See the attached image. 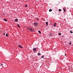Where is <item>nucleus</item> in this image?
I'll use <instances>...</instances> for the list:
<instances>
[{
    "instance_id": "423d86ee",
    "label": "nucleus",
    "mask_w": 73,
    "mask_h": 73,
    "mask_svg": "<svg viewBox=\"0 0 73 73\" xmlns=\"http://www.w3.org/2000/svg\"><path fill=\"white\" fill-rule=\"evenodd\" d=\"M56 24H57L56 23H55L53 25L54 27H56Z\"/></svg>"
},
{
    "instance_id": "39448f33",
    "label": "nucleus",
    "mask_w": 73,
    "mask_h": 73,
    "mask_svg": "<svg viewBox=\"0 0 73 73\" xmlns=\"http://www.w3.org/2000/svg\"><path fill=\"white\" fill-rule=\"evenodd\" d=\"M18 46L20 48H23V47L21 46L20 45H18Z\"/></svg>"
},
{
    "instance_id": "393cba45",
    "label": "nucleus",
    "mask_w": 73,
    "mask_h": 73,
    "mask_svg": "<svg viewBox=\"0 0 73 73\" xmlns=\"http://www.w3.org/2000/svg\"><path fill=\"white\" fill-rule=\"evenodd\" d=\"M67 9H69V8H68V7H67Z\"/></svg>"
},
{
    "instance_id": "a878e982",
    "label": "nucleus",
    "mask_w": 73,
    "mask_h": 73,
    "mask_svg": "<svg viewBox=\"0 0 73 73\" xmlns=\"http://www.w3.org/2000/svg\"><path fill=\"white\" fill-rule=\"evenodd\" d=\"M66 54H65V56H66Z\"/></svg>"
},
{
    "instance_id": "9b49d317",
    "label": "nucleus",
    "mask_w": 73,
    "mask_h": 73,
    "mask_svg": "<svg viewBox=\"0 0 73 73\" xmlns=\"http://www.w3.org/2000/svg\"><path fill=\"white\" fill-rule=\"evenodd\" d=\"M6 37H8V33H6Z\"/></svg>"
},
{
    "instance_id": "20e7f679",
    "label": "nucleus",
    "mask_w": 73,
    "mask_h": 73,
    "mask_svg": "<svg viewBox=\"0 0 73 73\" xmlns=\"http://www.w3.org/2000/svg\"><path fill=\"white\" fill-rule=\"evenodd\" d=\"M18 21H19V20H18V19H16L15 20H14V22H16V23H17L18 22Z\"/></svg>"
},
{
    "instance_id": "9d476101",
    "label": "nucleus",
    "mask_w": 73,
    "mask_h": 73,
    "mask_svg": "<svg viewBox=\"0 0 73 73\" xmlns=\"http://www.w3.org/2000/svg\"><path fill=\"white\" fill-rule=\"evenodd\" d=\"M63 10H64V12H65L66 11V9H63Z\"/></svg>"
},
{
    "instance_id": "7ed1b4c3",
    "label": "nucleus",
    "mask_w": 73,
    "mask_h": 73,
    "mask_svg": "<svg viewBox=\"0 0 73 73\" xmlns=\"http://www.w3.org/2000/svg\"><path fill=\"white\" fill-rule=\"evenodd\" d=\"M36 50H37L36 48H35L33 49V52H36Z\"/></svg>"
},
{
    "instance_id": "f03ea898",
    "label": "nucleus",
    "mask_w": 73,
    "mask_h": 73,
    "mask_svg": "<svg viewBox=\"0 0 73 73\" xmlns=\"http://www.w3.org/2000/svg\"><path fill=\"white\" fill-rule=\"evenodd\" d=\"M34 25H35V26H37V25H38V23L37 22H35L34 23Z\"/></svg>"
},
{
    "instance_id": "0eeeda50",
    "label": "nucleus",
    "mask_w": 73,
    "mask_h": 73,
    "mask_svg": "<svg viewBox=\"0 0 73 73\" xmlns=\"http://www.w3.org/2000/svg\"><path fill=\"white\" fill-rule=\"evenodd\" d=\"M71 42H71L70 41L69 42V43H68V44L69 45H72V43H71Z\"/></svg>"
},
{
    "instance_id": "f3484780",
    "label": "nucleus",
    "mask_w": 73,
    "mask_h": 73,
    "mask_svg": "<svg viewBox=\"0 0 73 73\" xmlns=\"http://www.w3.org/2000/svg\"><path fill=\"white\" fill-rule=\"evenodd\" d=\"M19 25H18L17 26L18 27H19V28H20V26H19Z\"/></svg>"
},
{
    "instance_id": "f257e3e1",
    "label": "nucleus",
    "mask_w": 73,
    "mask_h": 73,
    "mask_svg": "<svg viewBox=\"0 0 73 73\" xmlns=\"http://www.w3.org/2000/svg\"><path fill=\"white\" fill-rule=\"evenodd\" d=\"M28 30L30 31V32H33V31H34V29L32 28L31 27H29L28 28Z\"/></svg>"
},
{
    "instance_id": "6e6552de",
    "label": "nucleus",
    "mask_w": 73,
    "mask_h": 73,
    "mask_svg": "<svg viewBox=\"0 0 73 73\" xmlns=\"http://www.w3.org/2000/svg\"><path fill=\"white\" fill-rule=\"evenodd\" d=\"M46 26H48V22H46Z\"/></svg>"
},
{
    "instance_id": "412c9836",
    "label": "nucleus",
    "mask_w": 73,
    "mask_h": 73,
    "mask_svg": "<svg viewBox=\"0 0 73 73\" xmlns=\"http://www.w3.org/2000/svg\"><path fill=\"white\" fill-rule=\"evenodd\" d=\"M28 7V5H25V7Z\"/></svg>"
},
{
    "instance_id": "aec40b11",
    "label": "nucleus",
    "mask_w": 73,
    "mask_h": 73,
    "mask_svg": "<svg viewBox=\"0 0 73 73\" xmlns=\"http://www.w3.org/2000/svg\"><path fill=\"white\" fill-rule=\"evenodd\" d=\"M59 12H61V9H59Z\"/></svg>"
},
{
    "instance_id": "ddd939ff",
    "label": "nucleus",
    "mask_w": 73,
    "mask_h": 73,
    "mask_svg": "<svg viewBox=\"0 0 73 73\" xmlns=\"http://www.w3.org/2000/svg\"><path fill=\"white\" fill-rule=\"evenodd\" d=\"M52 9H50L49 10V12H52Z\"/></svg>"
},
{
    "instance_id": "4be33fe9",
    "label": "nucleus",
    "mask_w": 73,
    "mask_h": 73,
    "mask_svg": "<svg viewBox=\"0 0 73 73\" xmlns=\"http://www.w3.org/2000/svg\"><path fill=\"white\" fill-rule=\"evenodd\" d=\"M50 36H52V35H53V34H52V33L50 34Z\"/></svg>"
},
{
    "instance_id": "5701e85b",
    "label": "nucleus",
    "mask_w": 73,
    "mask_h": 73,
    "mask_svg": "<svg viewBox=\"0 0 73 73\" xmlns=\"http://www.w3.org/2000/svg\"><path fill=\"white\" fill-rule=\"evenodd\" d=\"M5 35V33H3V35Z\"/></svg>"
},
{
    "instance_id": "a211bd4d",
    "label": "nucleus",
    "mask_w": 73,
    "mask_h": 73,
    "mask_svg": "<svg viewBox=\"0 0 73 73\" xmlns=\"http://www.w3.org/2000/svg\"><path fill=\"white\" fill-rule=\"evenodd\" d=\"M61 35V33H58V35L59 36Z\"/></svg>"
},
{
    "instance_id": "1a4fd4ad",
    "label": "nucleus",
    "mask_w": 73,
    "mask_h": 73,
    "mask_svg": "<svg viewBox=\"0 0 73 73\" xmlns=\"http://www.w3.org/2000/svg\"><path fill=\"white\" fill-rule=\"evenodd\" d=\"M37 54L38 56H41V54L40 53H38Z\"/></svg>"
},
{
    "instance_id": "6ab92c4d",
    "label": "nucleus",
    "mask_w": 73,
    "mask_h": 73,
    "mask_svg": "<svg viewBox=\"0 0 73 73\" xmlns=\"http://www.w3.org/2000/svg\"><path fill=\"white\" fill-rule=\"evenodd\" d=\"M36 20H37V21H38V20H39V19H38V18H36Z\"/></svg>"
},
{
    "instance_id": "f8f14e48",
    "label": "nucleus",
    "mask_w": 73,
    "mask_h": 73,
    "mask_svg": "<svg viewBox=\"0 0 73 73\" xmlns=\"http://www.w3.org/2000/svg\"><path fill=\"white\" fill-rule=\"evenodd\" d=\"M41 58H44V55H42L41 56Z\"/></svg>"
},
{
    "instance_id": "dca6fc26",
    "label": "nucleus",
    "mask_w": 73,
    "mask_h": 73,
    "mask_svg": "<svg viewBox=\"0 0 73 73\" xmlns=\"http://www.w3.org/2000/svg\"><path fill=\"white\" fill-rule=\"evenodd\" d=\"M4 20L5 21H7V20L6 19H4Z\"/></svg>"
},
{
    "instance_id": "4468645a",
    "label": "nucleus",
    "mask_w": 73,
    "mask_h": 73,
    "mask_svg": "<svg viewBox=\"0 0 73 73\" xmlns=\"http://www.w3.org/2000/svg\"><path fill=\"white\" fill-rule=\"evenodd\" d=\"M70 33H73V32H72V30H70Z\"/></svg>"
},
{
    "instance_id": "2eb2a0df",
    "label": "nucleus",
    "mask_w": 73,
    "mask_h": 73,
    "mask_svg": "<svg viewBox=\"0 0 73 73\" xmlns=\"http://www.w3.org/2000/svg\"><path fill=\"white\" fill-rule=\"evenodd\" d=\"M38 32L40 34H41V31H38Z\"/></svg>"
},
{
    "instance_id": "b1692460",
    "label": "nucleus",
    "mask_w": 73,
    "mask_h": 73,
    "mask_svg": "<svg viewBox=\"0 0 73 73\" xmlns=\"http://www.w3.org/2000/svg\"><path fill=\"white\" fill-rule=\"evenodd\" d=\"M2 65H3V64H2L1 65V66H2Z\"/></svg>"
}]
</instances>
